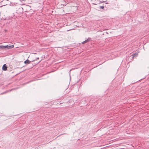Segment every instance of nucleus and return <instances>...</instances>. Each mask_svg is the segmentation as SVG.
Here are the masks:
<instances>
[{
    "mask_svg": "<svg viewBox=\"0 0 149 149\" xmlns=\"http://www.w3.org/2000/svg\"><path fill=\"white\" fill-rule=\"evenodd\" d=\"M36 58L37 59H39V58Z\"/></svg>",
    "mask_w": 149,
    "mask_h": 149,
    "instance_id": "obj_8",
    "label": "nucleus"
},
{
    "mask_svg": "<svg viewBox=\"0 0 149 149\" xmlns=\"http://www.w3.org/2000/svg\"><path fill=\"white\" fill-rule=\"evenodd\" d=\"M138 52H135L134 54H133L131 56H130L129 58H135L138 55Z\"/></svg>",
    "mask_w": 149,
    "mask_h": 149,
    "instance_id": "obj_2",
    "label": "nucleus"
},
{
    "mask_svg": "<svg viewBox=\"0 0 149 149\" xmlns=\"http://www.w3.org/2000/svg\"><path fill=\"white\" fill-rule=\"evenodd\" d=\"M2 69L3 70L6 71L7 70V67L6 64H4L2 67Z\"/></svg>",
    "mask_w": 149,
    "mask_h": 149,
    "instance_id": "obj_3",
    "label": "nucleus"
},
{
    "mask_svg": "<svg viewBox=\"0 0 149 149\" xmlns=\"http://www.w3.org/2000/svg\"><path fill=\"white\" fill-rule=\"evenodd\" d=\"M100 8L103 9L104 8V6H100Z\"/></svg>",
    "mask_w": 149,
    "mask_h": 149,
    "instance_id": "obj_6",
    "label": "nucleus"
},
{
    "mask_svg": "<svg viewBox=\"0 0 149 149\" xmlns=\"http://www.w3.org/2000/svg\"><path fill=\"white\" fill-rule=\"evenodd\" d=\"M90 39V38H88L85 41L83 42H82V43L83 44H84L86 43L87 42H89Z\"/></svg>",
    "mask_w": 149,
    "mask_h": 149,
    "instance_id": "obj_4",
    "label": "nucleus"
},
{
    "mask_svg": "<svg viewBox=\"0 0 149 149\" xmlns=\"http://www.w3.org/2000/svg\"><path fill=\"white\" fill-rule=\"evenodd\" d=\"M30 61H29V60L27 59L25 61H24V63L26 64H29L30 63Z\"/></svg>",
    "mask_w": 149,
    "mask_h": 149,
    "instance_id": "obj_5",
    "label": "nucleus"
},
{
    "mask_svg": "<svg viewBox=\"0 0 149 149\" xmlns=\"http://www.w3.org/2000/svg\"><path fill=\"white\" fill-rule=\"evenodd\" d=\"M3 0H0V2H1L3 1Z\"/></svg>",
    "mask_w": 149,
    "mask_h": 149,
    "instance_id": "obj_7",
    "label": "nucleus"
},
{
    "mask_svg": "<svg viewBox=\"0 0 149 149\" xmlns=\"http://www.w3.org/2000/svg\"><path fill=\"white\" fill-rule=\"evenodd\" d=\"M14 47V46L13 45H12L11 46L6 45L4 46H0V49H4L6 48L11 49L13 48Z\"/></svg>",
    "mask_w": 149,
    "mask_h": 149,
    "instance_id": "obj_1",
    "label": "nucleus"
}]
</instances>
